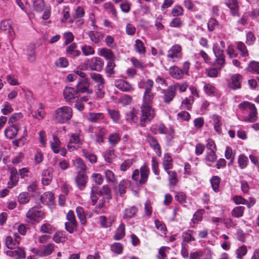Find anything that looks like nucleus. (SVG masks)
<instances>
[{
    "instance_id": "nucleus-11",
    "label": "nucleus",
    "mask_w": 259,
    "mask_h": 259,
    "mask_svg": "<svg viewBox=\"0 0 259 259\" xmlns=\"http://www.w3.org/2000/svg\"><path fill=\"white\" fill-rule=\"evenodd\" d=\"M19 181L18 171L15 168H12L10 171V176L9 181L7 184V187L9 189H12L16 186Z\"/></svg>"
},
{
    "instance_id": "nucleus-36",
    "label": "nucleus",
    "mask_w": 259,
    "mask_h": 259,
    "mask_svg": "<svg viewBox=\"0 0 259 259\" xmlns=\"http://www.w3.org/2000/svg\"><path fill=\"white\" fill-rule=\"evenodd\" d=\"M30 199V195L28 192H23L20 193L17 197L18 202L20 204H25L29 202Z\"/></svg>"
},
{
    "instance_id": "nucleus-40",
    "label": "nucleus",
    "mask_w": 259,
    "mask_h": 259,
    "mask_svg": "<svg viewBox=\"0 0 259 259\" xmlns=\"http://www.w3.org/2000/svg\"><path fill=\"white\" fill-rule=\"evenodd\" d=\"M76 212L81 224L84 225L87 223L86 217L84 209L81 206H78L76 208Z\"/></svg>"
},
{
    "instance_id": "nucleus-26",
    "label": "nucleus",
    "mask_w": 259,
    "mask_h": 259,
    "mask_svg": "<svg viewBox=\"0 0 259 259\" xmlns=\"http://www.w3.org/2000/svg\"><path fill=\"white\" fill-rule=\"evenodd\" d=\"M172 158L168 153L164 154L162 165L165 171H167L172 168Z\"/></svg>"
},
{
    "instance_id": "nucleus-13",
    "label": "nucleus",
    "mask_w": 259,
    "mask_h": 259,
    "mask_svg": "<svg viewBox=\"0 0 259 259\" xmlns=\"http://www.w3.org/2000/svg\"><path fill=\"white\" fill-rule=\"evenodd\" d=\"M225 4L230 9L233 16L239 15V7L237 0H226Z\"/></svg>"
},
{
    "instance_id": "nucleus-3",
    "label": "nucleus",
    "mask_w": 259,
    "mask_h": 259,
    "mask_svg": "<svg viewBox=\"0 0 259 259\" xmlns=\"http://www.w3.org/2000/svg\"><path fill=\"white\" fill-rule=\"evenodd\" d=\"M150 174V169L147 165L144 164L140 167V170L135 169L132 175V179L141 185L145 184Z\"/></svg>"
},
{
    "instance_id": "nucleus-17",
    "label": "nucleus",
    "mask_w": 259,
    "mask_h": 259,
    "mask_svg": "<svg viewBox=\"0 0 259 259\" xmlns=\"http://www.w3.org/2000/svg\"><path fill=\"white\" fill-rule=\"evenodd\" d=\"M82 140L80 138L79 135L73 134L71 135L67 148L70 151H73L75 149V147L73 144H81Z\"/></svg>"
},
{
    "instance_id": "nucleus-32",
    "label": "nucleus",
    "mask_w": 259,
    "mask_h": 259,
    "mask_svg": "<svg viewBox=\"0 0 259 259\" xmlns=\"http://www.w3.org/2000/svg\"><path fill=\"white\" fill-rule=\"evenodd\" d=\"M104 175L106 182L109 184H115L117 183V178L114 173L109 169H106L104 171Z\"/></svg>"
},
{
    "instance_id": "nucleus-15",
    "label": "nucleus",
    "mask_w": 259,
    "mask_h": 259,
    "mask_svg": "<svg viewBox=\"0 0 259 259\" xmlns=\"http://www.w3.org/2000/svg\"><path fill=\"white\" fill-rule=\"evenodd\" d=\"M19 126L18 124H14L11 126L7 127L5 130V135L8 139H12L17 134L19 130Z\"/></svg>"
},
{
    "instance_id": "nucleus-44",
    "label": "nucleus",
    "mask_w": 259,
    "mask_h": 259,
    "mask_svg": "<svg viewBox=\"0 0 259 259\" xmlns=\"http://www.w3.org/2000/svg\"><path fill=\"white\" fill-rule=\"evenodd\" d=\"M103 7L105 10L111 14L113 17H117L116 10L111 2L105 3L103 5Z\"/></svg>"
},
{
    "instance_id": "nucleus-8",
    "label": "nucleus",
    "mask_w": 259,
    "mask_h": 259,
    "mask_svg": "<svg viewBox=\"0 0 259 259\" xmlns=\"http://www.w3.org/2000/svg\"><path fill=\"white\" fill-rule=\"evenodd\" d=\"M154 82L151 79H148L146 81L141 80L139 83V87L141 89H145L144 97H151L153 96L151 91L153 89Z\"/></svg>"
},
{
    "instance_id": "nucleus-34",
    "label": "nucleus",
    "mask_w": 259,
    "mask_h": 259,
    "mask_svg": "<svg viewBox=\"0 0 259 259\" xmlns=\"http://www.w3.org/2000/svg\"><path fill=\"white\" fill-rule=\"evenodd\" d=\"M99 55L106 60L109 61H113L114 59V56L113 52L109 49L103 48L100 50Z\"/></svg>"
},
{
    "instance_id": "nucleus-42",
    "label": "nucleus",
    "mask_w": 259,
    "mask_h": 259,
    "mask_svg": "<svg viewBox=\"0 0 259 259\" xmlns=\"http://www.w3.org/2000/svg\"><path fill=\"white\" fill-rule=\"evenodd\" d=\"M245 207L244 206H237L231 211V215L234 218H239L243 215Z\"/></svg>"
},
{
    "instance_id": "nucleus-5",
    "label": "nucleus",
    "mask_w": 259,
    "mask_h": 259,
    "mask_svg": "<svg viewBox=\"0 0 259 259\" xmlns=\"http://www.w3.org/2000/svg\"><path fill=\"white\" fill-rule=\"evenodd\" d=\"M104 65V63L99 57H93L90 60H87L83 63L85 70L100 71Z\"/></svg>"
},
{
    "instance_id": "nucleus-64",
    "label": "nucleus",
    "mask_w": 259,
    "mask_h": 259,
    "mask_svg": "<svg viewBox=\"0 0 259 259\" xmlns=\"http://www.w3.org/2000/svg\"><path fill=\"white\" fill-rule=\"evenodd\" d=\"M91 178L93 182L97 185H100L103 182V177L100 174L93 173L92 175Z\"/></svg>"
},
{
    "instance_id": "nucleus-54",
    "label": "nucleus",
    "mask_w": 259,
    "mask_h": 259,
    "mask_svg": "<svg viewBox=\"0 0 259 259\" xmlns=\"http://www.w3.org/2000/svg\"><path fill=\"white\" fill-rule=\"evenodd\" d=\"M215 61L214 62V66L220 70L224 67L225 63V56L221 55L220 56H215Z\"/></svg>"
},
{
    "instance_id": "nucleus-30",
    "label": "nucleus",
    "mask_w": 259,
    "mask_h": 259,
    "mask_svg": "<svg viewBox=\"0 0 259 259\" xmlns=\"http://www.w3.org/2000/svg\"><path fill=\"white\" fill-rule=\"evenodd\" d=\"M249 115L247 117L243 118V120L245 122H253L257 119V111L255 106L249 111Z\"/></svg>"
},
{
    "instance_id": "nucleus-7",
    "label": "nucleus",
    "mask_w": 259,
    "mask_h": 259,
    "mask_svg": "<svg viewBox=\"0 0 259 259\" xmlns=\"http://www.w3.org/2000/svg\"><path fill=\"white\" fill-rule=\"evenodd\" d=\"M0 29L8 35L10 39H13L15 32L12 26V22L9 20H5L1 23Z\"/></svg>"
},
{
    "instance_id": "nucleus-2",
    "label": "nucleus",
    "mask_w": 259,
    "mask_h": 259,
    "mask_svg": "<svg viewBox=\"0 0 259 259\" xmlns=\"http://www.w3.org/2000/svg\"><path fill=\"white\" fill-rule=\"evenodd\" d=\"M72 114V109L69 106H64L57 109L53 117L56 122L64 123L71 118Z\"/></svg>"
},
{
    "instance_id": "nucleus-38",
    "label": "nucleus",
    "mask_w": 259,
    "mask_h": 259,
    "mask_svg": "<svg viewBox=\"0 0 259 259\" xmlns=\"http://www.w3.org/2000/svg\"><path fill=\"white\" fill-rule=\"evenodd\" d=\"M137 212V208L132 206L124 210L123 218L125 219H130L134 217Z\"/></svg>"
},
{
    "instance_id": "nucleus-55",
    "label": "nucleus",
    "mask_w": 259,
    "mask_h": 259,
    "mask_svg": "<svg viewBox=\"0 0 259 259\" xmlns=\"http://www.w3.org/2000/svg\"><path fill=\"white\" fill-rule=\"evenodd\" d=\"M55 245L50 243L43 246L42 249L44 256L50 255L54 250Z\"/></svg>"
},
{
    "instance_id": "nucleus-60",
    "label": "nucleus",
    "mask_w": 259,
    "mask_h": 259,
    "mask_svg": "<svg viewBox=\"0 0 259 259\" xmlns=\"http://www.w3.org/2000/svg\"><path fill=\"white\" fill-rule=\"evenodd\" d=\"M81 50L84 56L92 55L95 54V51L93 48L90 46H83L81 47Z\"/></svg>"
},
{
    "instance_id": "nucleus-28",
    "label": "nucleus",
    "mask_w": 259,
    "mask_h": 259,
    "mask_svg": "<svg viewBox=\"0 0 259 259\" xmlns=\"http://www.w3.org/2000/svg\"><path fill=\"white\" fill-rule=\"evenodd\" d=\"M91 40L94 44L99 43L103 38L102 34L96 31H90L88 32Z\"/></svg>"
},
{
    "instance_id": "nucleus-53",
    "label": "nucleus",
    "mask_w": 259,
    "mask_h": 259,
    "mask_svg": "<svg viewBox=\"0 0 259 259\" xmlns=\"http://www.w3.org/2000/svg\"><path fill=\"white\" fill-rule=\"evenodd\" d=\"M123 245L119 242H115L111 245V250L117 254H120L123 252Z\"/></svg>"
},
{
    "instance_id": "nucleus-12",
    "label": "nucleus",
    "mask_w": 259,
    "mask_h": 259,
    "mask_svg": "<svg viewBox=\"0 0 259 259\" xmlns=\"http://www.w3.org/2000/svg\"><path fill=\"white\" fill-rule=\"evenodd\" d=\"M146 140L151 148L155 151L157 155L159 157H160L161 155V151L160 146L157 139L155 137L149 135L147 137Z\"/></svg>"
},
{
    "instance_id": "nucleus-57",
    "label": "nucleus",
    "mask_w": 259,
    "mask_h": 259,
    "mask_svg": "<svg viewBox=\"0 0 259 259\" xmlns=\"http://www.w3.org/2000/svg\"><path fill=\"white\" fill-rule=\"evenodd\" d=\"M33 4L34 9L37 12H41L45 7L44 0H33Z\"/></svg>"
},
{
    "instance_id": "nucleus-22",
    "label": "nucleus",
    "mask_w": 259,
    "mask_h": 259,
    "mask_svg": "<svg viewBox=\"0 0 259 259\" xmlns=\"http://www.w3.org/2000/svg\"><path fill=\"white\" fill-rule=\"evenodd\" d=\"M99 221L102 227L107 228L111 226L114 221V218L110 217L107 218L105 216L102 215L99 218Z\"/></svg>"
},
{
    "instance_id": "nucleus-25",
    "label": "nucleus",
    "mask_w": 259,
    "mask_h": 259,
    "mask_svg": "<svg viewBox=\"0 0 259 259\" xmlns=\"http://www.w3.org/2000/svg\"><path fill=\"white\" fill-rule=\"evenodd\" d=\"M51 148L54 153H59L60 150L61 142L59 138L55 135H53V140L50 141Z\"/></svg>"
},
{
    "instance_id": "nucleus-4",
    "label": "nucleus",
    "mask_w": 259,
    "mask_h": 259,
    "mask_svg": "<svg viewBox=\"0 0 259 259\" xmlns=\"http://www.w3.org/2000/svg\"><path fill=\"white\" fill-rule=\"evenodd\" d=\"M46 217L45 212L37 207H33L28 209L26 217L31 223H39Z\"/></svg>"
},
{
    "instance_id": "nucleus-56",
    "label": "nucleus",
    "mask_w": 259,
    "mask_h": 259,
    "mask_svg": "<svg viewBox=\"0 0 259 259\" xmlns=\"http://www.w3.org/2000/svg\"><path fill=\"white\" fill-rule=\"evenodd\" d=\"M168 175V180L170 185L175 186L178 182L177 174L175 171H166Z\"/></svg>"
},
{
    "instance_id": "nucleus-49",
    "label": "nucleus",
    "mask_w": 259,
    "mask_h": 259,
    "mask_svg": "<svg viewBox=\"0 0 259 259\" xmlns=\"http://www.w3.org/2000/svg\"><path fill=\"white\" fill-rule=\"evenodd\" d=\"M76 48V45L75 44H72L67 47L66 52L71 56H78L80 54V52L79 50H77Z\"/></svg>"
},
{
    "instance_id": "nucleus-47",
    "label": "nucleus",
    "mask_w": 259,
    "mask_h": 259,
    "mask_svg": "<svg viewBox=\"0 0 259 259\" xmlns=\"http://www.w3.org/2000/svg\"><path fill=\"white\" fill-rule=\"evenodd\" d=\"M81 152L83 156L86 158L91 163H96L97 161V157L94 154H92L85 149H82Z\"/></svg>"
},
{
    "instance_id": "nucleus-6",
    "label": "nucleus",
    "mask_w": 259,
    "mask_h": 259,
    "mask_svg": "<svg viewBox=\"0 0 259 259\" xmlns=\"http://www.w3.org/2000/svg\"><path fill=\"white\" fill-rule=\"evenodd\" d=\"M182 58V47L179 45L172 46L167 52V58L172 62H177Z\"/></svg>"
},
{
    "instance_id": "nucleus-14",
    "label": "nucleus",
    "mask_w": 259,
    "mask_h": 259,
    "mask_svg": "<svg viewBox=\"0 0 259 259\" xmlns=\"http://www.w3.org/2000/svg\"><path fill=\"white\" fill-rule=\"evenodd\" d=\"M89 83L87 79H84L80 81L76 86L77 94L78 93L91 94L92 91L89 89Z\"/></svg>"
},
{
    "instance_id": "nucleus-46",
    "label": "nucleus",
    "mask_w": 259,
    "mask_h": 259,
    "mask_svg": "<svg viewBox=\"0 0 259 259\" xmlns=\"http://www.w3.org/2000/svg\"><path fill=\"white\" fill-rule=\"evenodd\" d=\"M204 90L207 96H215L218 95L217 90L210 84L207 83L205 84Z\"/></svg>"
},
{
    "instance_id": "nucleus-45",
    "label": "nucleus",
    "mask_w": 259,
    "mask_h": 259,
    "mask_svg": "<svg viewBox=\"0 0 259 259\" xmlns=\"http://www.w3.org/2000/svg\"><path fill=\"white\" fill-rule=\"evenodd\" d=\"M63 94L64 97H77V91L72 87H66Z\"/></svg>"
},
{
    "instance_id": "nucleus-43",
    "label": "nucleus",
    "mask_w": 259,
    "mask_h": 259,
    "mask_svg": "<svg viewBox=\"0 0 259 259\" xmlns=\"http://www.w3.org/2000/svg\"><path fill=\"white\" fill-rule=\"evenodd\" d=\"M54 195L51 192H46L41 197V202L45 204H48L53 201Z\"/></svg>"
},
{
    "instance_id": "nucleus-51",
    "label": "nucleus",
    "mask_w": 259,
    "mask_h": 259,
    "mask_svg": "<svg viewBox=\"0 0 259 259\" xmlns=\"http://www.w3.org/2000/svg\"><path fill=\"white\" fill-rule=\"evenodd\" d=\"M18 243L16 242V240H14L11 236H8L6 238L5 244L6 246L10 249H16Z\"/></svg>"
},
{
    "instance_id": "nucleus-63",
    "label": "nucleus",
    "mask_w": 259,
    "mask_h": 259,
    "mask_svg": "<svg viewBox=\"0 0 259 259\" xmlns=\"http://www.w3.org/2000/svg\"><path fill=\"white\" fill-rule=\"evenodd\" d=\"M91 78L97 83L100 85H103L104 84V79L102 76L97 73H92L91 74Z\"/></svg>"
},
{
    "instance_id": "nucleus-59",
    "label": "nucleus",
    "mask_w": 259,
    "mask_h": 259,
    "mask_svg": "<svg viewBox=\"0 0 259 259\" xmlns=\"http://www.w3.org/2000/svg\"><path fill=\"white\" fill-rule=\"evenodd\" d=\"M217 159L214 150H208L205 156V159L207 162H214Z\"/></svg>"
},
{
    "instance_id": "nucleus-21",
    "label": "nucleus",
    "mask_w": 259,
    "mask_h": 259,
    "mask_svg": "<svg viewBox=\"0 0 259 259\" xmlns=\"http://www.w3.org/2000/svg\"><path fill=\"white\" fill-rule=\"evenodd\" d=\"M107 133L106 129L103 127L97 128L95 131L96 142L99 144L104 142L105 136Z\"/></svg>"
},
{
    "instance_id": "nucleus-58",
    "label": "nucleus",
    "mask_w": 259,
    "mask_h": 259,
    "mask_svg": "<svg viewBox=\"0 0 259 259\" xmlns=\"http://www.w3.org/2000/svg\"><path fill=\"white\" fill-rule=\"evenodd\" d=\"M34 48V46L32 45L29 46L27 49L28 59L30 62H33L35 60Z\"/></svg>"
},
{
    "instance_id": "nucleus-20",
    "label": "nucleus",
    "mask_w": 259,
    "mask_h": 259,
    "mask_svg": "<svg viewBox=\"0 0 259 259\" xmlns=\"http://www.w3.org/2000/svg\"><path fill=\"white\" fill-rule=\"evenodd\" d=\"M169 72L171 77L177 79L182 78L184 74L183 71L176 66L170 67Z\"/></svg>"
},
{
    "instance_id": "nucleus-52",
    "label": "nucleus",
    "mask_w": 259,
    "mask_h": 259,
    "mask_svg": "<svg viewBox=\"0 0 259 259\" xmlns=\"http://www.w3.org/2000/svg\"><path fill=\"white\" fill-rule=\"evenodd\" d=\"M212 119L213 121L214 128L218 133L221 132V122L220 117L217 115H213Z\"/></svg>"
},
{
    "instance_id": "nucleus-61",
    "label": "nucleus",
    "mask_w": 259,
    "mask_h": 259,
    "mask_svg": "<svg viewBox=\"0 0 259 259\" xmlns=\"http://www.w3.org/2000/svg\"><path fill=\"white\" fill-rule=\"evenodd\" d=\"M220 180L218 176H213L211 179V186L213 190L216 192L219 191Z\"/></svg>"
},
{
    "instance_id": "nucleus-23",
    "label": "nucleus",
    "mask_w": 259,
    "mask_h": 259,
    "mask_svg": "<svg viewBox=\"0 0 259 259\" xmlns=\"http://www.w3.org/2000/svg\"><path fill=\"white\" fill-rule=\"evenodd\" d=\"M52 180V172L51 169H47L42 173L41 181L44 185H48Z\"/></svg>"
},
{
    "instance_id": "nucleus-27",
    "label": "nucleus",
    "mask_w": 259,
    "mask_h": 259,
    "mask_svg": "<svg viewBox=\"0 0 259 259\" xmlns=\"http://www.w3.org/2000/svg\"><path fill=\"white\" fill-rule=\"evenodd\" d=\"M125 236V225L121 223L116 230L113 238L116 240H119L122 239Z\"/></svg>"
},
{
    "instance_id": "nucleus-39",
    "label": "nucleus",
    "mask_w": 259,
    "mask_h": 259,
    "mask_svg": "<svg viewBox=\"0 0 259 259\" xmlns=\"http://www.w3.org/2000/svg\"><path fill=\"white\" fill-rule=\"evenodd\" d=\"M125 118L126 121L128 122L131 123H136L138 121V118L137 116V112L135 109H133L126 113Z\"/></svg>"
},
{
    "instance_id": "nucleus-10",
    "label": "nucleus",
    "mask_w": 259,
    "mask_h": 259,
    "mask_svg": "<svg viewBox=\"0 0 259 259\" xmlns=\"http://www.w3.org/2000/svg\"><path fill=\"white\" fill-rule=\"evenodd\" d=\"M242 76L239 74H233L228 81L229 88L236 90L239 89L241 85Z\"/></svg>"
},
{
    "instance_id": "nucleus-48",
    "label": "nucleus",
    "mask_w": 259,
    "mask_h": 259,
    "mask_svg": "<svg viewBox=\"0 0 259 259\" xmlns=\"http://www.w3.org/2000/svg\"><path fill=\"white\" fill-rule=\"evenodd\" d=\"M248 159L247 156L244 154H240L238 158V163L241 169L246 168L247 166Z\"/></svg>"
},
{
    "instance_id": "nucleus-9",
    "label": "nucleus",
    "mask_w": 259,
    "mask_h": 259,
    "mask_svg": "<svg viewBox=\"0 0 259 259\" xmlns=\"http://www.w3.org/2000/svg\"><path fill=\"white\" fill-rule=\"evenodd\" d=\"M33 96V94L30 90H25L23 88H19L12 91L8 96V97H16L20 96V97H31Z\"/></svg>"
},
{
    "instance_id": "nucleus-33",
    "label": "nucleus",
    "mask_w": 259,
    "mask_h": 259,
    "mask_svg": "<svg viewBox=\"0 0 259 259\" xmlns=\"http://www.w3.org/2000/svg\"><path fill=\"white\" fill-rule=\"evenodd\" d=\"M72 162L73 165L75 166L77 169H79L80 171H81V172L85 171L87 167L83 160L81 158L77 157L75 160H72Z\"/></svg>"
},
{
    "instance_id": "nucleus-50",
    "label": "nucleus",
    "mask_w": 259,
    "mask_h": 259,
    "mask_svg": "<svg viewBox=\"0 0 259 259\" xmlns=\"http://www.w3.org/2000/svg\"><path fill=\"white\" fill-rule=\"evenodd\" d=\"M1 111L4 115H8L13 111L12 105L8 102H5L2 106Z\"/></svg>"
},
{
    "instance_id": "nucleus-1",
    "label": "nucleus",
    "mask_w": 259,
    "mask_h": 259,
    "mask_svg": "<svg viewBox=\"0 0 259 259\" xmlns=\"http://www.w3.org/2000/svg\"><path fill=\"white\" fill-rule=\"evenodd\" d=\"M151 101L150 98H143V103L141 107L140 125L142 126H145V123L151 121L155 116V112L152 107Z\"/></svg>"
},
{
    "instance_id": "nucleus-35",
    "label": "nucleus",
    "mask_w": 259,
    "mask_h": 259,
    "mask_svg": "<svg viewBox=\"0 0 259 259\" xmlns=\"http://www.w3.org/2000/svg\"><path fill=\"white\" fill-rule=\"evenodd\" d=\"M87 119L92 122H97L99 120L104 118V115L101 113H89L86 115Z\"/></svg>"
},
{
    "instance_id": "nucleus-41",
    "label": "nucleus",
    "mask_w": 259,
    "mask_h": 259,
    "mask_svg": "<svg viewBox=\"0 0 259 259\" xmlns=\"http://www.w3.org/2000/svg\"><path fill=\"white\" fill-rule=\"evenodd\" d=\"M121 136L118 133H113L109 135L108 140L109 144L115 146L120 141Z\"/></svg>"
},
{
    "instance_id": "nucleus-16",
    "label": "nucleus",
    "mask_w": 259,
    "mask_h": 259,
    "mask_svg": "<svg viewBox=\"0 0 259 259\" xmlns=\"http://www.w3.org/2000/svg\"><path fill=\"white\" fill-rule=\"evenodd\" d=\"M115 85L119 90L124 92H131L133 90L131 84L125 80L118 79L115 81Z\"/></svg>"
},
{
    "instance_id": "nucleus-29",
    "label": "nucleus",
    "mask_w": 259,
    "mask_h": 259,
    "mask_svg": "<svg viewBox=\"0 0 259 259\" xmlns=\"http://www.w3.org/2000/svg\"><path fill=\"white\" fill-rule=\"evenodd\" d=\"M128 186V181L125 180H121L118 186L116 192L118 193L120 196H123Z\"/></svg>"
},
{
    "instance_id": "nucleus-19",
    "label": "nucleus",
    "mask_w": 259,
    "mask_h": 259,
    "mask_svg": "<svg viewBox=\"0 0 259 259\" xmlns=\"http://www.w3.org/2000/svg\"><path fill=\"white\" fill-rule=\"evenodd\" d=\"M39 232L42 234H51L55 231V228L47 221L40 226Z\"/></svg>"
},
{
    "instance_id": "nucleus-18",
    "label": "nucleus",
    "mask_w": 259,
    "mask_h": 259,
    "mask_svg": "<svg viewBox=\"0 0 259 259\" xmlns=\"http://www.w3.org/2000/svg\"><path fill=\"white\" fill-rule=\"evenodd\" d=\"M84 172L79 171L75 180L80 190H82L84 188L88 181V177Z\"/></svg>"
},
{
    "instance_id": "nucleus-37",
    "label": "nucleus",
    "mask_w": 259,
    "mask_h": 259,
    "mask_svg": "<svg viewBox=\"0 0 259 259\" xmlns=\"http://www.w3.org/2000/svg\"><path fill=\"white\" fill-rule=\"evenodd\" d=\"M134 48L135 51L140 54L144 55L146 52V48L144 43L140 39H137L135 41Z\"/></svg>"
},
{
    "instance_id": "nucleus-24",
    "label": "nucleus",
    "mask_w": 259,
    "mask_h": 259,
    "mask_svg": "<svg viewBox=\"0 0 259 259\" xmlns=\"http://www.w3.org/2000/svg\"><path fill=\"white\" fill-rule=\"evenodd\" d=\"M225 48V43L223 41H220V44L214 43L213 45L212 50L215 56H220L224 55L223 49Z\"/></svg>"
},
{
    "instance_id": "nucleus-31",
    "label": "nucleus",
    "mask_w": 259,
    "mask_h": 259,
    "mask_svg": "<svg viewBox=\"0 0 259 259\" xmlns=\"http://www.w3.org/2000/svg\"><path fill=\"white\" fill-rule=\"evenodd\" d=\"M67 238L65 233L62 231L56 232L52 237L53 240L57 243L60 242H64Z\"/></svg>"
},
{
    "instance_id": "nucleus-62",
    "label": "nucleus",
    "mask_w": 259,
    "mask_h": 259,
    "mask_svg": "<svg viewBox=\"0 0 259 259\" xmlns=\"http://www.w3.org/2000/svg\"><path fill=\"white\" fill-rule=\"evenodd\" d=\"M108 112L111 118L114 122L118 123L120 119V116L118 111L114 110L108 109Z\"/></svg>"
}]
</instances>
